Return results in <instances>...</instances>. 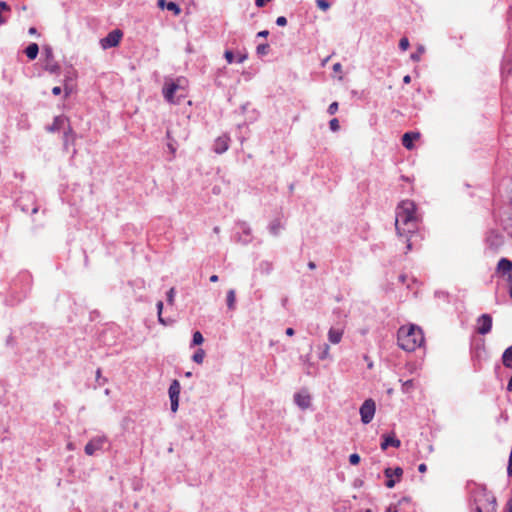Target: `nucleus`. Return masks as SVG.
Wrapping results in <instances>:
<instances>
[{"label":"nucleus","mask_w":512,"mask_h":512,"mask_svg":"<svg viewBox=\"0 0 512 512\" xmlns=\"http://www.w3.org/2000/svg\"><path fill=\"white\" fill-rule=\"evenodd\" d=\"M416 206L413 201H401L396 209L395 227L400 235L413 233L417 229Z\"/></svg>","instance_id":"f257e3e1"},{"label":"nucleus","mask_w":512,"mask_h":512,"mask_svg":"<svg viewBox=\"0 0 512 512\" xmlns=\"http://www.w3.org/2000/svg\"><path fill=\"white\" fill-rule=\"evenodd\" d=\"M422 329L416 325L402 326L397 333L398 345L401 349L413 352L424 343Z\"/></svg>","instance_id":"f03ea898"},{"label":"nucleus","mask_w":512,"mask_h":512,"mask_svg":"<svg viewBox=\"0 0 512 512\" xmlns=\"http://www.w3.org/2000/svg\"><path fill=\"white\" fill-rule=\"evenodd\" d=\"M470 496L475 512H496V498L485 486L473 484Z\"/></svg>","instance_id":"7ed1b4c3"},{"label":"nucleus","mask_w":512,"mask_h":512,"mask_svg":"<svg viewBox=\"0 0 512 512\" xmlns=\"http://www.w3.org/2000/svg\"><path fill=\"white\" fill-rule=\"evenodd\" d=\"M186 82V79L183 77H179L176 80L166 79L162 88L164 99L170 104H180L186 97Z\"/></svg>","instance_id":"20e7f679"},{"label":"nucleus","mask_w":512,"mask_h":512,"mask_svg":"<svg viewBox=\"0 0 512 512\" xmlns=\"http://www.w3.org/2000/svg\"><path fill=\"white\" fill-rule=\"evenodd\" d=\"M375 409L376 405L374 400L367 399L363 402L359 410L362 423L368 424L373 420Z\"/></svg>","instance_id":"39448f33"},{"label":"nucleus","mask_w":512,"mask_h":512,"mask_svg":"<svg viewBox=\"0 0 512 512\" xmlns=\"http://www.w3.org/2000/svg\"><path fill=\"white\" fill-rule=\"evenodd\" d=\"M123 37V33L119 29L112 30L106 37L100 40V45L103 49L116 47Z\"/></svg>","instance_id":"423d86ee"},{"label":"nucleus","mask_w":512,"mask_h":512,"mask_svg":"<svg viewBox=\"0 0 512 512\" xmlns=\"http://www.w3.org/2000/svg\"><path fill=\"white\" fill-rule=\"evenodd\" d=\"M181 385L178 380H173L170 384L168 394L170 398L171 411L175 413L179 407V395H180Z\"/></svg>","instance_id":"0eeeda50"},{"label":"nucleus","mask_w":512,"mask_h":512,"mask_svg":"<svg viewBox=\"0 0 512 512\" xmlns=\"http://www.w3.org/2000/svg\"><path fill=\"white\" fill-rule=\"evenodd\" d=\"M477 332L481 335H486L491 331L492 328V317L489 314H482L477 319Z\"/></svg>","instance_id":"6e6552de"},{"label":"nucleus","mask_w":512,"mask_h":512,"mask_svg":"<svg viewBox=\"0 0 512 512\" xmlns=\"http://www.w3.org/2000/svg\"><path fill=\"white\" fill-rule=\"evenodd\" d=\"M104 442H105L104 437H95V438L91 439L85 445V448H84L85 453L88 456H93L96 453V451L102 449Z\"/></svg>","instance_id":"1a4fd4ad"},{"label":"nucleus","mask_w":512,"mask_h":512,"mask_svg":"<svg viewBox=\"0 0 512 512\" xmlns=\"http://www.w3.org/2000/svg\"><path fill=\"white\" fill-rule=\"evenodd\" d=\"M69 119L64 115L56 116L53 120V123L46 127V130L50 133H55L60 131L61 129H65L69 124Z\"/></svg>","instance_id":"9d476101"},{"label":"nucleus","mask_w":512,"mask_h":512,"mask_svg":"<svg viewBox=\"0 0 512 512\" xmlns=\"http://www.w3.org/2000/svg\"><path fill=\"white\" fill-rule=\"evenodd\" d=\"M401 441L395 437L393 433L382 435L381 449L386 450L388 447L399 448Z\"/></svg>","instance_id":"9b49d317"},{"label":"nucleus","mask_w":512,"mask_h":512,"mask_svg":"<svg viewBox=\"0 0 512 512\" xmlns=\"http://www.w3.org/2000/svg\"><path fill=\"white\" fill-rule=\"evenodd\" d=\"M230 138L227 135L218 137L213 146V151L217 154H223L229 148Z\"/></svg>","instance_id":"f8f14e48"},{"label":"nucleus","mask_w":512,"mask_h":512,"mask_svg":"<svg viewBox=\"0 0 512 512\" xmlns=\"http://www.w3.org/2000/svg\"><path fill=\"white\" fill-rule=\"evenodd\" d=\"M295 404L302 410H306L311 405V396L308 393L298 392L294 395Z\"/></svg>","instance_id":"ddd939ff"},{"label":"nucleus","mask_w":512,"mask_h":512,"mask_svg":"<svg viewBox=\"0 0 512 512\" xmlns=\"http://www.w3.org/2000/svg\"><path fill=\"white\" fill-rule=\"evenodd\" d=\"M420 137V134L419 133H415V132H406L403 136H402V145L408 149V150H411L414 145H413V141L418 139Z\"/></svg>","instance_id":"4468645a"},{"label":"nucleus","mask_w":512,"mask_h":512,"mask_svg":"<svg viewBox=\"0 0 512 512\" xmlns=\"http://www.w3.org/2000/svg\"><path fill=\"white\" fill-rule=\"evenodd\" d=\"M497 271L503 275L512 272V261L508 258H501L497 264Z\"/></svg>","instance_id":"2eb2a0df"},{"label":"nucleus","mask_w":512,"mask_h":512,"mask_svg":"<svg viewBox=\"0 0 512 512\" xmlns=\"http://www.w3.org/2000/svg\"><path fill=\"white\" fill-rule=\"evenodd\" d=\"M343 336V331L339 329L330 328L328 331V339L333 344H338Z\"/></svg>","instance_id":"dca6fc26"},{"label":"nucleus","mask_w":512,"mask_h":512,"mask_svg":"<svg viewBox=\"0 0 512 512\" xmlns=\"http://www.w3.org/2000/svg\"><path fill=\"white\" fill-rule=\"evenodd\" d=\"M30 60H34L39 53V46L36 43H30L24 50Z\"/></svg>","instance_id":"f3484780"},{"label":"nucleus","mask_w":512,"mask_h":512,"mask_svg":"<svg viewBox=\"0 0 512 512\" xmlns=\"http://www.w3.org/2000/svg\"><path fill=\"white\" fill-rule=\"evenodd\" d=\"M74 139H75V133L69 123L64 130V135H63L64 148L67 149L69 142L70 141L73 142Z\"/></svg>","instance_id":"a211bd4d"},{"label":"nucleus","mask_w":512,"mask_h":512,"mask_svg":"<svg viewBox=\"0 0 512 512\" xmlns=\"http://www.w3.org/2000/svg\"><path fill=\"white\" fill-rule=\"evenodd\" d=\"M384 475L387 478L395 476L397 481H399L401 476L403 475V469L401 467H396L395 469H391L388 467L384 470Z\"/></svg>","instance_id":"6ab92c4d"},{"label":"nucleus","mask_w":512,"mask_h":512,"mask_svg":"<svg viewBox=\"0 0 512 512\" xmlns=\"http://www.w3.org/2000/svg\"><path fill=\"white\" fill-rule=\"evenodd\" d=\"M502 362L505 367L512 368V345L504 351Z\"/></svg>","instance_id":"aec40b11"},{"label":"nucleus","mask_w":512,"mask_h":512,"mask_svg":"<svg viewBox=\"0 0 512 512\" xmlns=\"http://www.w3.org/2000/svg\"><path fill=\"white\" fill-rule=\"evenodd\" d=\"M258 270L261 274L268 275L273 270V263L267 260L261 261L259 263Z\"/></svg>","instance_id":"412c9836"},{"label":"nucleus","mask_w":512,"mask_h":512,"mask_svg":"<svg viewBox=\"0 0 512 512\" xmlns=\"http://www.w3.org/2000/svg\"><path fill=\"white\" fill-rule=\"evenodd\" d=\"M269 232L273 235V236H278L279 233H280V230L282 229V225H281V222L279 219H275L273 220L270 224H269Z\"/></svg>","instance_id":"4be33fe9"},{"label":"nucleus","mask_w":512,"mask_h":512,"mask_svg":"<svg viewBox=\"0 0 512 512\" xmlns=\"http://www.w3.org/2000/svg\"><path fill=\"white\" fill-rule=\"evenodd\" d=\"M226 301H227V307H228V309H230V310H234V309H235V302H236V294H235V290L230 289V290L227 292V298H226Z\"/></svg>","instance_id":"5701e85b"},{"label":"nucleus","mask_w":512,"mask_h":512,"mask_svg":"<svg viewBox=\"0 0 512 512\" xmlns=\"http://www.w3.org/2000/svg\"><path fill=\"white\" fill-rule=\"evenodd\" d=\"M240 229L242 230L243 234L245 235V238L242 240L244 244H247L251 242V229L250 227L245 223H240Z\"/></svg>","instance_id":"b1692460"},{"label":"nucleus","mask_w":512,"mask_h":512,"mask_svg":"<svg viewBox=\"0 0 512 512\" xmlns=\"http://www.w3.org/2000/svg\"><path fill=\"white\" fill-rule=\"evenodd\" d=\"M319 349H320V352H319L318 357L320 360H325L330 357V354H329L330 346L328 344L324 343Z\"/></svg>","instance_id":"393cba45"},{"label":"nucleus","mask_w":512,"mask_h":512,"mask_svg":"<svg viewBox=\"0 0 512 512\" xmlns=\"http://www.w3.org/2000/svg\"><path fill=\"white\" fill-rule=\"evenodd\" d=\"M269 51H270V46L267 43L259 44L256 47V53L258 56H265L269 53Z\"/></svg>","instance_id":"a878e982"},{"label":"nucleus","mask_w":512,"mask_h":512,"mask_svg":"<svg viewBox=\"0 0 512 512\" xmlns=\"http://www.w3.org/2000/svg\"><path fill=\"white\" fill-rule=\"evenodd\" d=\"M205 352L203 349L199 348L192 356V360L198 364H201L204 360Z\"/></svg>","instance_id":"bb28decb"},{"label":"nucleus","mask_w":512,"mask_h":512,"mask_svg":"<svg viewBox=\"0 0 512 512\" xmlns=\"http://www.w3.org/2000/svg\"><path fill=\"white\" fill-rule=\"evenodd\" d=\"M156 308H157V314H158V321H159V323L162 324V325H167L168 322L162 317L163 302L162 301H158L157 304H156Z\"/></svg>","instance_id":"cd10ccee"},{"label":"nucleus","mask_w":512,"mask_h":512,"mask_svg":"<svg viewBox=\"0 0 512 512\" xmlns=\"http://www.w3.org/2000/svg\"><path fill=\"white\" fill-rule=\"evenodd\" d=\"M166 9L173 12L174 15H179L181 13L180 6L175 2H168L166 4Z\"/></svg>","instance_id":"c85d7f7f"},{"label":"nucleus","mask_w":512,"mask_h":512,"mask_svg":"<svg viewBox=\"0 0 512 512\" xmlns=\"http://www.w3.org/2000/svg\"><path fill=\"white\" fill-rule=\"evenodd\" d=\"M203 342H204V338H203V335L201 334V332L195 331L193 333L192 345L198 346V345H201Z\"/></svg>","instance_id":"c756f323"},{"label":"nucleus","mask_w":512,"mask_h":512,"mask_svg":"<svg viewBox=\"0 0 512 512\" xmlns=\"http://www.w3.org/2000/svg\"><path fill=\"white\" fill-rule=\"evenodd\" d=\"M316 5L323 11H327L330 8V3L327 0H316Z\"/></svg>","instance_id":"7c9ffc66"},{"label":"nucleus","mask_w":512,"mask_h":512,"mask_svg":"<svg viewBox=\"0 0 512 512\" xmlns=\"http://www.w3.org/2000/svg\"><path fill=\"white\" fill-rule=\"evenodd\" d=\"M175 293H176V291H175L174 287L170 288L169 291L167 292L166 300H167L168 304L173 305Z\"/></svg>","instance_id":"2f4dec72"},{"label":"nucleus","mask_w":512,"mask_h":512,"mask_svg":"<svg viewBox=\"0 0 512 512\" xmlns=\"http://www.w3.org/2000/svg\"><path fill=\"white\" fill-rule=\"evenodd\" d=\"M329 127L332 131L336 132L340 129L339 121L337 118H333L329 121Z\"/></svg>","instance_id":"473e14b6"},{"label":"nucleus","mask_w":512,"mask_h":512,"mask_svg":"<svg viewBox=\"0 0 512 512\" xmlns=\"http://www.w3.org/2000/svg\"><path fill=\"white\" fill-rule=\"evenodd\" d=\"M338 107H339L338 102H336V101L332 102L327 109L328 114L334 115L338 111Z\"/></svg>","instance_id":"72a5a7b5"},{"label":"nucleus","mask_w":512,"mask_h":512,"mask_svg":"<svg viewBox=\"0 0 512 512\" xmlns=\"http://www.w3.org/2000/svg\"><path fill=\"white\" fill-rule=\"evenodd\" d=\"M224 57L229 64L235 61V55L231 50H226L224 53Z\"/></svg>","instance_id":"f704fd0d"},{"label":"nucleus","mask_w":512,"mask_h":512,"mask_svg":"<svg viewBox=\"0 0 512 512\" xmlns=\"http://www.w3.org/2000/svg\"><path fill=\"white\" fill-rule=\"evenodd\" d=\"M360 456L357 453H353L349 456V462L351 465H358L360 463Z\"/></svg>","instance_id":"c9c22d12"},{"label":"nucleus","mask_w":512,"mask_h":512,"mask_svg":"<svg viewBox=\"0 0 512 512\" xmlns=\"http://www.w3.org/2000/svg\"><path fill=\"white\" fill-rule=\"evenodd\" d=\"M408 47H409V40H408V38H406V37L401 38L400 41H399V48L402 51H405V50L408 49Z\"/></svg>","instance_id":"e433bc0d"},{"label":"nucleus","mask_w":512,"mask_h":512,"mask_svg":"<svg viewBox=\"0 0 512 512\" xmlns=\"http://www.w3.org/2000/svg\"><path fill=\"white\" fill-rule=\"evenodd\" d=\"M276 24L280 27H283V26H286L287 24V19L286 17L284 16H279L277 19H276Z\"/></svg>","instance_id":"4c0bfd02"},{"label":"nucleus","mask_w":512,"mask_h":512,"mask_svg":"<svg viewBox=\"0 0 512 512\" xmlns=\"http://www.w3.org/2000/svg\"><path fill=\"white\" fill-rule=\"evenodd\" d=\"M396 481H397V479L395 480V479H393V477L387 478V481L385 482V485L388 488H393L395 486V484H396Z\"/></svg>","instance_id":"58836bf2"},{"label":"nucleus","mask_w":512,"mask_h":512,"mask_svg":"<svg viewBox=\"0 0 512 512\" xmlns=\"http://www.w3.org/2000/svg\"><path fill=\"white\" fill-rule=\"evenodd\" d=\"M333 71L336 73L342 72V65L341 63H335L332 67Z\"/></svg>","instance_id":"ea45409f"},{"label":"nucleus","mask_w":512,"mask_h":512,"mask_svg":"<svg viewBox=\"0 0 512 512\" xmlns=\"http://www.w3.org/2000/svg\"><path fill=\"white\" fill-rule=\"evenodd\" d=\"M61 87L59 86H55L53 89H52V94L55 95V96H58L61 94Z\"/></svg>","instance_id":"a19ab883"},{"label":"nucleus","mask_w":512,"mask_h":512,"mask_svg":"<svg viewBox=\"0 0 512 512\" xmlns=\"http://www.w3.org/2000/svg\"><path fill=\"white\" fill-rule=\"evenodd\" d=\"M51 73H57L60 69L59 65L55 64L49 68H47Z\"/></svg>","instance_id":"79ce46f5"},{"label":"nucleus","mask_w":512,"mask_h":512,"mask_svg":"<svg viewBox=\"0 0 512 512\" xmlns=\"http://www.w3.org/2000/svg\"><path fill=\"white\" fill-rule=\"evenodd\" d=\"M507 475H508V477H512V461H508Z\"/></svg>","instance_id":"37998d69"},{"label":"nucleus","mask_w":512,"mask_h":512,"mask_svg":"<svg viewBox=\"0 0 512 512\" xmlns=\"http://www.w3.org/2000/svg\"><path fill=\"white\" fill-rule=\"evenodd\" d=\"M10 7L5 1H0V10H9Z\"/></svg>","instance_id":"c03bdc74"},{"label":"nucleus","mask_w":512,"mask_h":512,"mask_svg":"<svg viewBox=\"0 0 512 512\" xmlns=\"http://www.w3.org/2000/svg\"><path fill=\"white\" fill-rule=\"evenodd\" d=\"M427 470V465L425 463H421L419 466H418V471L421 472V473H424L426 472Z\"/></svg>","instance_id":"a18cd8bd"},{"label":"nucleus","mask_w":512,"mask_h":512,"mask_svg":"<svg viewBox=\"0 0 512 512\" xmlns=\"http://www.w3.org/2000/svg\"><path fill=\"white\" fill-rule=\"evenodd\" d=\"M268 35H269V31L268 30H262V31L258 32L257 37H264V38H266Z\"/></svg>","instance_id":"49530a36"},{"label":"nucleus","mask_w":512,"mask_h":512,"mask_svg":"<svg viewBox=\"0 0 512 512\" xmlns=\"http://www.w3.org/2000/svg\"><path fill=\"white\" fill-rule=\"evenodd\" d=\"M287 336H293L295 334V330L291 327L287 328L285 331Z\"/></svg>","instance_id":"de8ad7c7"},{"label":"nucleus","mask_w":512,"mask_h":512,"mask_svg":"<svg viewBox=\"0 0 512 512\" xmlns=\"http://www.w3.org/2000/svg\"><path fill=\"white\" fill-rule=\"evenodd\" d=\"M168 2H166L165 0H158V6L161 8V9H166V4Z\"/></svg>","instance_id":"09e8293b"},{"label":"nucleus","mask_w":512,"mask_h":512,"mask_svg":"<svg viewBox=\"0 0 512 512\" xmlns=\"http://www.w3.org/2000/svg\"><path fill=\"white\" fill-rule=\"evenodd\" d=\"M246 59H247V55H245V54L239 55L238 58H237V62L238 63H243Z\"/></svg>","instance_id":"8fccbe9b"},{"label":"nucleus","mask_w":512,"mask_h":512,"mask_svg":"<svg viewBox=\"0 0 512 512\" xmlns=\"http://www.w3.org/2000/svg\"><path fill=\"white\" fill-rule=\"evenodd\" d=\"M385 512H398V510L395 506L390 505Z\"/></svg>","instance_id":"3c124183"},{"label":"nucleus","mask_w":512,"mask_h":512,"mask_svg":"<svg viewBox=\"0 0 512 512\" xmlns=\"http://www.w3.org/2000/svg\"><path fill=\"white\" fill-rule=\"evenodd\" d=\"M411 59H412L413 61H419V60H420V55H419V53H413V54L411 55Z\"/></svg>","instance_id":"603ef678"},{"label":"nucleus","mask_w":512,"mask_h":512,"mask_svg":"<svg viewBox=\"0 0 512 512\" xmlns=\"http://www.w3.org/2000/svg\"><path fill=\"white\" fill-rule=\"evenodd\" d=\"M403 82L409 84L411 82V77L409 75L404 76Z\"/></svg>","instance_id":"864d4df0"},{"label":"nucleus","mask_w":512,"mask_h":512,"mask_svg":"<svg viewBox=\"0 0 512 512\" xmlns=\"http://www.w3.org/2000/svg\"><path fill=\"white\" fill-rule=\"evenodd\" d=\"M308 268L314 270L316 268V264L313 261L308 262Z\"/></svg>","instance_id":"5fc2aeb1"},{"label":"nucleus","mask_w":512,"mask_h":512,"mask_svg":"<svg viewBox=\"0 0 512 512\" xmlns=\"http://www.w3.org/2000/svg\"><path fill=\"white\" fill-rule=\"evenodd\" d=\"M29 34H31V35L37 34V29L35 27L29 28Z\"/></svg>","instance_id":"6e6d98bb"},{"label":"nucleus","mask_w":512,"mask_h":512,"mask_svg":"<svg viewBox=\"0 0 512 512\" xmlns=\"http://www.w3.org/2000/svg\"><path fill=\"white\" fill-rule=\"evenodd\" d=\"M412 383H413V381H412V380H407V381L404 383V387H405V388L410 387V386H412Z\"/></svg>","instance_id":"4d7b16f0"},{"label":"nucleus","mask_w":512,"mask_h":512,"mask_svg":"<svg viewBox=\"0 0 512 512\" xmlns=\"http://www.w3.org/2000/svg\"><path fill=\"white\" fill-rule=\"evenodd\" d=\"M210 281H211V282H217V281H218V276H217V275H212V276L210 277Z\"/></svg>","instance_id":"13d9d810"},{"label":"nucleus","mask_w":512,"mask_h":512,"mask_svg":"<svg viewBox=\"0 0 512 512\" xmlns=\"http://www.w3.org/2000/svg\"><path fill=\"white\" fill-rule=\"evenodd\" d=\"M409 499L407 497H403L400 501H399V504L403 503V502H408Z\"/></svg>","instance_id":"bf43d9fd"},{"label":"nucleus","mask_w":512,"mask_h":512,"mask_svg":"<svg viewBox=\"0 0 512 512\" xmlns=\"http://www.w3.org/2000/svg\"><path fill=\"white\" fill-rule=\"evenodd\" d=\"M213 231H214L215 233H219V232H220V228H219L218 226H215V227H214V229H213Z\"/></svg>","instance_id":"052dcab7"},{"label":"nucleus","mask_w":512,"mask_h":512,"mask_svg":"<svg viewBox=\"0 0 512 512\" xmlns=\"http://www.w3.org/2000/svg\"><path fill=\"white\" fill-rule=\"evenodd\" d=\"M191 376H192V372L188 371V372H186V373H185V377H188V378H189V377H191Z\"/></svg>","instance_id":"680f3d73"},{"label":"nucleus","mask_w":512,"mask_h":512,"mask_svg":"<svg viewBox=\"0 0 512 512\" xmlns=\"http://www.w3.org/2000/svg\"><path fill=\"white\" fill-rule=\"evenodd\" d=\"M37 212H38V207L36 206V207H34V208L32 209V213H33V214H35V213H37Z\"/></svg>","instance_id":"e2e57ef3"},{"label":"nucleus","mask_w":512,"mask_h":512,"mask_svg":"<svg viewBox=\"0 0 512 512\" xmlns=\"http://www.w3.org/2000/svg\"><path fill=\"white\" fill-rule=\"evenodd\" d=\"M509 293H510V296L512 298V282H511V285H510Z\"/></svg>","instance_id":"0e129e2a"},{"label":"nucleus","mask_w":512,"mask_h":512,"mask_svg":"<svg viewBox=\"0 0 512 512\" xmlns=\"http://www.w3.org/2000/svg\"><path fill=\"white\" fill-rule=\"evenodd\" d=\"M423 52H424V48L422 46H420L419 53H423Z\"/></svg>","instance_id":"69168bd1"},{"label":"nucleus","mask_w":512,"mask_h":512,"mask_svg":"<svg viewBox=\"0 0 512 512\" xmlns=\"http://www.w3.org/2000/svg\"><path fill=\"white\" fill-rule=\"evenodd\" d=\"M100 373H101V371H100V369H98L97 372H96L97 378L100 377Z\"/></svg>","instance_id":"338daca9"},{"label":"nucleus","mask_w":512,"mask_h":512,"mask_svg":"<svg viewBox=\"0 0 512 512\" xmlns=\"http://www.w3.org/2000/svg\"><path fill=\"white\" fill-rule=\"evenodd\" d=\"M509 512H512V503H509Z\"/></svg>","instance_id":"774afa93"}]
</instances>
